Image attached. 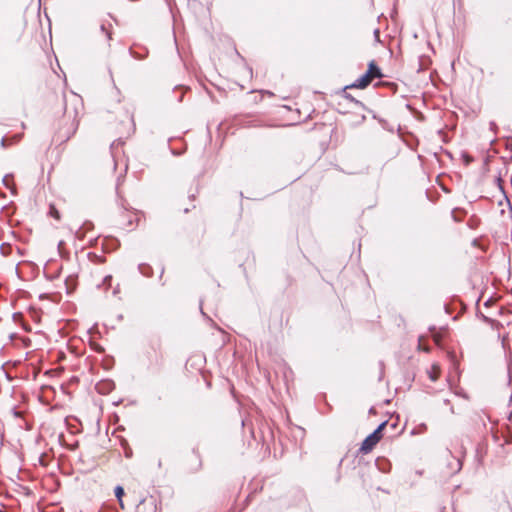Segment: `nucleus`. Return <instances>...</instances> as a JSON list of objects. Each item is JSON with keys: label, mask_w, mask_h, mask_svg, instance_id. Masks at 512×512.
<instances>
[{"label": "nucleus", "mask_w": 512, "mask_h": 512, "mask_svg": "<svg viewBox=\"0 0 512 512\" xmlns=\"http://www.w3.org/2000/svg\"><path fill=\"white\" fill-rule=\"evenodd\" d=\"M385 425L386 422H383L378 426V428L373 433H371L364 439L360 447V451L362 453L367 454L373 450V448L381 439V431Z\"/></svg>", "instance_id": "1"}, {"label": "nucleus", "mask_w": 512, "mask_h": 512, "mask_svg": "<svg viewBox=\"0 0 512 512\" xmlns=\"http://www.w3.org/2000/svg\"><path fill=\"white\" fill-rule=\"evenodd\" d=\"M373 80V78H371L369 76V74L365 73L364 75H362L361 77H359L352 85L351 87L353 88H365L367 87L371 81Z\"/></svg>", "instance_id": "2"}, {"label": "nucleus", "mask_w": 512, "mask_h": 512, "mask_svg": "<svg viewBox=\"0 0 512 512\" xmlns=\"http://www.w3.org/2000/svg\"><path fill=\"white\" fill-rule=\"evenodd\" d=\"M366 73L369 74V76L373 79L379 78L382 76L381 70L373 61L369 64L368 70Z\"/></svg>", "instance_id": "3"}, {"label": "nucleus", "mask_w": 512, "mask_h": 512, "mask_svg": "<svg viewBox=\"0 0 512 512\" xmlns=\"http://www.w3.org/2000/svg\"><path fill=\"white\" fill-rule=\"evenodd\" d=\"M93 227V224L91 222H85L82 226H80L76 232L75 235L79 239H82L85 236V233L90 230Z\"/></svg>", "instance_id": "4"}, {"label": "nucleus", "mask_w": 512, "mask_h": 512, "mask_svg": "<svg viewBox=\"0 0 512 512\" xmlns=\"http://www.w3.org/2000/svg\"><path fill=\"white\" fill-rule=\"evenodd\" d=\"M114 493H115V496L116 498L118 499L119 501V505L120 507L123 509L124 508V503H123V500H122V497L124 495V489L122 486L118 485L115 487V490H114Z\"/></svg>", "instance_id": "5"}, {"label": "nucleus", "mask_w": 512, "mask_h": 512, "mask_svg": "<svg viewBox=\"0 0 512 512\" xmlns=\"http://www.w3.org/2000/svg\"><path fill=\"white\" fill-rule=\"evenodd\" d=\"M440 375V368L438 365L434 364L431 368V370L429 371V378L432 380V381H436L438 379Z\"/></svg>", "instance_id": "6"}, {"label": "nucleus", "mask_w": 512, "mask_h": 512, "mask_svg": "<svg viewBox=\"0 0 512 512\" xmlns=\"http://www.w3.org/2000/svg\"><path fill=\"white\" fill-rule=\"evenodd\" d=\"M422 340H423V337H420L419 338V345H418L419 349H422V350H424L426 352H429V350H430L429 347H427L426 345H423L422 344Z\"/></svg>", "instance_id": "7"}, {"label": "nucleus", "mask_w": 512, "mask_h": 512, "mask_svg": "<svg viewBox=\"0 0 512 512\" xmlns=\"http://www.w3.org/2000/svg\"><path fill=\"white\" fill-rule=\"evenodd\" d=\"M144 268H146V265L145 264H140L139 265V270L142 274H145V271H144Z\"/></svg>", "instance_id": "8"}, {"label": "nucleus", "mask_w": 512, "mask_h": 512, "mask_svg": "<svg viewBox=\"0 0 512 512\" xmlns=\"http://www.w3.org/2000/svg\"><path fill=\"white\" fill-rule=\"evenodd\" d=\"M52 215H53L55 218H59V213H58V211H56V210H54V211L52 212Z\"/></svg>", "instance_id": "9"}, {"label": "nucleus", "mask_w": 512, "mask_h": 512, "mask_svg": "<svg viewBox=\"0 0 512 512\" xmlns=\"http://www.w3.org/2000/svg\"><path fill=\"white\" fill-rule=\"evenodd\" d=\"M434 340H435L436 343H439V341H440L439 337L436 336V335L434 336Z\"/></svg>", "instance_id": "10"}, {"label": "nucleus", "mask_w": 512, "mask_h": 512, "mask_svg": "<svg viewBox=\"0 0 512 512\" xmlns=\"http://www.w3.org/2000/svg\"><path fill=\"white\" fill-rule=\"evenodd\" d=\"M7 178H8V176H5V177L3 178V182L5 183V185H7V182H6V181H7Z\"/></svg>", "instance_id": "11"}, {"label": "nucleus", "mask_w": 512, "mask_h": 512, "mask_svg": "<svg viewBox=\"0 0 512 512\" xmlns=\"http://www.w3.org/2000/svg\"><path fill=\"white\" fill-rule=\"evenodd\" d=\"M460 469H461V462H460V460H458V470H460Z\"/></svg>", "instance_id": "12"}, {"label": "nucleus", "mask_w": 512, "mask_h": 512, "mask_svg": "<svg viewBox=\"0 0 512 512\" xmlns=\"http://www.w3.org/2000/svg\"><path fill=\"white\" fill-rule=\"evenodd\" d=\"M378 36H379V31L375 30V37H378Z\"/></svg>", "instance_id": "13"}, {"label": "nucleus", "mask_w": 512, "mask_h": 512, "mask_svg": "<svg viewBox=\"0 0 512 512\" xmlns=\"http://www.w3.org/2000/svg\"><path fill=\"white\" fill-rule=\"evenodd\" d=\"M107 280H111V276L106 277V278H105V282H106Z\"/></svg>", "instance_id": "14"}, {"label": "nucleus", "mask_w": 512, "mask_h": 512, "mask_svg": "<svg viewBox=\"0 0 512 512\" xmlns=\"http://www.w3.org/2000/svg\"><path fill=\"white\" fill-rule=\"evenodd\" d=\"M128 223H129V226H132V224H133L132 220H129Z\"/></svg>", "instance_id": "15"}]
</instances>
